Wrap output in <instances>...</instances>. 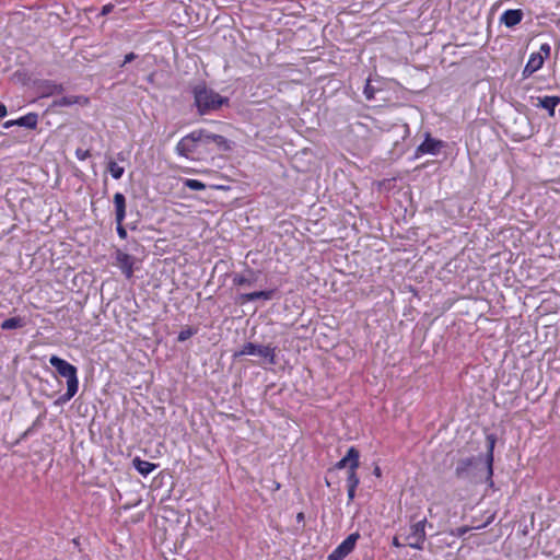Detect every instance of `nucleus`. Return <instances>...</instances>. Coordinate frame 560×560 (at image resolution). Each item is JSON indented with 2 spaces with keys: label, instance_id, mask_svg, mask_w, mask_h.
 Returning a JSON list of instances; mask_svg holds the SVG:
<instances>
[{
  "label": "nucleus",
  "instance_id": "6e6552de",
  "mask_svg": "<svg viewBox=\"0 0 560 560\" xmlns=\"http://www.w3.org/2000/svg\"><path fill=\"white\" fill-rule=\"evenodd\" d=\"M35 86L39 97H49L55 94H61L65 91L62 84L50 80L38 81Z\"/></svg>",
  "mask_w": 560,
  "mask_h": 560
},
{
  "label": "nucleus",
  "instance_id": "2f4dec72",
  "mask_svg": "<svg viewBox=\"0 0 560 560\" xmlns=\"http://www.w3.org/2000/svg\"><path fill=\"white\" fill-rule=\"evenodd\" d=\"M538 54L542 55L545 58H548L550 55V46L548 44H542Z\"/></svg>",
  "mask_w": 560,
  "mask_h": 560
},
{
  "label": "nucleus",
  "instance_id": "aec40b11",
  "mask_svg": "<svg viewBox=\"0 0 560 560\" xmlns=\"http://www.w3.org/2000/svg\"><path fill=\"white\" fill-rule=\"evenodd\" d=\"M494 518V515H491L488 517V520L482 524V525H479V526H475V527H470V526H460V527H457L455 529H452L450 532V534L452 536H456V537H462L464 536L466 533H468L469 530L471 529H481V528H485L486 526H488Z\"/></svg>",
  "mask_w": 560,
  "mask_h": 560
},
{
  "label": "nucleus",
  "instance_id": "f03ea898",
  "mask_svg": "<svg viewBox=\"0 0 560 560\" xmlns=\"http://www.w3.org/2000/svg\"><path fill=\"white\" fill-rule=\"evenodd\" d=\"M194 98L200 115L210 110H217L229 101L213 90L208 89L205 84H199L194 88Z\"/></svg>",
  "mask_w": 560,
  "mask_h": 560
},
{
  "label": "nucleus",
  "instance_id": "20e7f679",
  "mask_svg": "<svg viewBox=\"0 0 560 560\" xmlns=\"http://www.w3.org/2000/svg\"><path fill=\"white\" fill-rule=\"evenodd\" d=\"M200 141V132L195 130L179 140L176 145V152L184 158H188L190 153L196 151Z\"/></svg>",
  "mask_w": 560,
  "mask_h": 560
},
{
  "label": "nucleus",
  "instance_id": "4468645a",
  "mask_svg": "<svg viewBox=\"0 0 560 560\" xmlns=\"http://www.w3.org/2000/svg\"><path fill=\"white\" fill-rule=\"evenodd\" d=\"M524 13L522 10H506L500 18V22L504 24L506 27H513L521 23Z\"/></svg>",
  "mask_w": 560,
  "mask_h": 560
},
{
  "label": "nucleus",
  "instance_id": "b1692460",
  "mask_svg": "<svg viewBox=\"0 0 560 560\" xmlns=\"http://www.w3.org/2000/svg\"><path fill=\"white\" fill-rule=\"evenodd\" d=\"M256 281L255 277H246L244 275H235L233 277V284L237 287H244V285H253V283Z\"/></svg>",
  "mask_w": 560,
  "mask_h": 560
},
{
  "label": "nucleus",
  "instance_id": "7ed1b4c3",
  "mask_svg": "<svg viewBox=\"0 0 560 560\" xmlns=\"http://www.w3.org/2000/svg\"><path fill=\"white\" fill-rule=\"evenodd\" d=\"M427 518H422L410 526V532L406 537L407 545L413 549L422 550L425 541Z\"/></svg>",
  "mask_w": 560,
  "mask_h": 560
},
{
  "label": "nucleus",
  "instance_id": "e433bc0d",
  "mask_svg": "<svg viewBox=\"0 0 560 560\" xmlns=\"http://www.w3.org/2000/svg\"><path fill=\"white\" fill-rule=\"evenodd\" d=\"M12 126H16V122H14V120H8L3 124V127L4 128H11Z\"/></svg>",
  "mask_w": 560,
  "mask_h": 560
},
{
  "label": "nucleus",
  "instance_id": "4be33fe9",
  "mask_svg": "<svg viewBox=\"0 0 560 560\" xmlns=\"http://www.w3.org/2000/svg\"><path fill=\"white\" fill-rule=\"evenodd\" d=\"M24 326V320L21 317H10L2 322L1 328L4 330L21 328Z\"/></svg>",
  "mask_w": 560,
  "mask_h": 560
},
{
  "label": "nucleus",
  "instance_id": "423d86ee",
  "mask_svg": "<svg viewBox=\"0 0 560 560\" xmlns=\"http://www.w3.org/2000/svg\"><path fill=\"white\" fill-rule=\"evenodd\" d=\"M360 535L350 534L328 557L329 560H341L348 556L354 548Z\"/></svg>",
  "mask_w": 560,
  "mask_h": 560
},
{
  "label": "nucleus",
  "instance_id": "ddd939ff",
  "mask_svg": "<svg viewBox=\"0 0 560 560\" xmlns=\"http://www.w3.org/2000/svg\"><path fill=\"white\" fill-rule=\"evenodd\" d=\"M545 57L540 54H532L523 70V77L528 78L544 65Z\"/></svg>",
  "mask_w": 560,
  "mask_h": 560
},
{
  "label": "nucleus",
  "instance_id": "9b49d317",
  "mask_svg": "<svg viewBox=\"0 0 560 560\" xmlns=\"http://www.w3.org/2000/svg\"><path fill=\"white\" fill-rule=\"evenodd\" d=\"M90 100L89 97L84 95H71V96H63L61 98L55 100L52 102V107H62V106H71V105H81L86 106L89 105Z\"/></svg>",
  "mask_w": 560,
  "mask_h": 560
},
{
  "label": "nucleus",
  "instance_id": "a19ab883",
  "mask_svg": "<svg viewBox=\"0 0 560 560\" xmlns=\"http://www.w3.org/2000/svg\"><path fill=\"white\" fill-rule=\"evenodd\" d=\"M153 78H154V73H151V74L148 77V81H149V82H153Z\"/></svg>",
  "mask_w": 560,
  "mask_h": 560
},
{
  "label": "nucleus",
  "instance_id": "dca6fc26",
  "mask_svg": "<svg viewBox=\"0 0 560 560\" xmlns=\"http://www.w3.org/2000/svg\"><path fill=\"white\" fill-rule=\"evenodd\" d=\"M537 106L545 108L548 110V114L550 117L555 116V108L558 104H560V97L559 96H545L542 98L538 97Z\"/></svg>",
  "mask_w": 560,
  "mask_h": 560
},
{
  "label": "nucleus",
  "instance_id": "cd10ccee",
  "mask_svg": "<svg viewBox=\"0 0 560 560\" xmlns=\"http://www.w3.org/2000/svg\"><path fill=\"white\" fill-rule=\"evenodd\" d=\"M363 93L366 100L371 101L374 98L375 89L371 85L370 79L366 80Z\"/></svg>",
  "mask_w": 560,
  "mask_h": 560
},
{
  "label": "nucleus",
  "instance_id": "6ab92c4d",
  "mask_svg": "<svg viewBox=\"0 0 560 560\" xmlns=\"http://www.w3.org/2000/svg\"><path fill=\"white\" fill-rule=\"evenodd\" d=\"M14 122H16V126L35 129L38 124V115L36 113H28L27 115L15 119Z\"/></svg>",
  "mask_w": 560,
  "mask_h": 560
},
{
  "label": "nucleus",
  "instance_id": "c85d7f7f",
  "mask_svg": "<svg viewBox=\"0 0 560 560\" xmlns=\"http://www.w3.org/2000/svg\"><path fill=\"white\" fill-rule=\"evenodd\" d=\"M195 332L196 331L191 328L184 329L178 334L177 340L183 342V341L187 340L188 338H190Z\"/></svg>",
  "mask_w": 560,
  "mask_h": 560
},
{
  "label": "nucleus",
  "instance_id": "5701e85b",
  "mask_svg": "<svg viewBox=\"0 0 560 560\" xmlns=\"http://www.w3.org/2000/svg\"><path fill=\"white\" fill-rule=\"evenodd\" d=\"M107 170L109 171L110 175L115 179L121 178V176L124 175V172H125L124 167L119 166L114 160L108 161Z\"/></svg>",
  "mask_w": 560,
  "mask_h": 560
},
{
  "label": "nucleus",
  "instance_id": "f704fd0d",
  "mask_svg": "<svg viewBox=\"0 0 560 560\" xmlns=\"http://www.w3.org/2000/svg\"><path fill=\"white\" fill-rule=\"evenodd\" d=\"M355 489L357 488H351V487H348V499L349 501H352L355 497Z\"/></svg>",
  "mask_w": 560,
  "mask_h": 560
},
{
  "label": "nucleus",
  "instance_id": "c756f323",
  "mask_svg": "<svg viewBox=\"0 0 560 560\" xmlns=\"http://www.w3.org/2000/svg\"><path fill=\"white\" fill-rule=\"evenodd\" d=\"M115 221L117 223V233H118L119 237L125 240L127 237V231L122 225L124 220L115 219Z\"/></svg>",
  "mask_w": 560,
  "mask_h": 560
},
{
  "label": "nucleus",
  "instance_id": "9d476101",
  "mask_svg": "<svg viewBox=\"0 0 560 560\" xmlns=\"http://www.w3.org/2000/svg\"><path fill=\"white\" fill-rule=\"evenodd\" d=\"M116 260L121 269L122 273L126 276L127 279H130L133 275V258L127 253L121 252L118 249L116 252Z\"/></svg>",
  "mask_w": 560,
  "mask_h": 560
},
{
  "label": "nucleus",
  "instance_id": "1a4fd4ad",
  "mask_svg": "<svg viewBox=\"0 0 560 560\" xmlns=\"http://www.w3.org/2000/svg\"><path fill=\"white\" fill-rule=\"evenodd\" d=\"M360 453L355 447H350L346 454L336 465V469H342L348 466V469H358L360 466Z\"/></svg>",
  "mask_w": 560,
  "mask_h": 560
},
{
  "label": "nucleus",
  "instance_id": "c9c22d12",
  "mask_svg": "<svg viewBox=\"0 0 560 560\" xmlns=\"http://www.w3.org/2000/svg\"><path fill=\"white\" fill-rule=\"evenodd\" d=\"M7 113H8V110H7L5 105H3V104H1V103H0V118L5 117V116H7Z\"/></svg>",
  "mask_w": 560,
  "mask_h": 560
},
{
  "label": "nucleus",
  "instance_id": "393cba45",
  "mask_svg": "<svg viewBox=\"0 0 560 560\" xmlns=\"http://www.w3.org/2000/svg\"><path fill=\"white\" fill-rule=\"evenodd\" d=\"M487 439L489 442L487 464H488L489 475H492L493 448H494L495 439L493 435H489Z\"/></svg>",
  "mask_w": 560,
  "mask_h": 560
},
{
  "label": "nucleus",
  "instance_id": "a878e982",
  "mask_svg": "<svg viewBox=\"0 0 560 560\" xmlns=\"http://www.w3.org/2000/svg\"><path fill=\"white\" fill-rule=\"evenodd\" d=\"M360 479L357 475V469H348L347 486L351 488H357Z\"/></svg>",
  "mask_w": 560,
  "mask_h": 560
},
{
  "label": "nucleus",
  "instance_id": "a211bd4d",
  "mask_svg": "<svg viewBox=\"0 0 560 560\" xmlns=\"http://www.w3.org/2000/svg\"><path fill=\"white\" fill-rule=\"evenodd\" d=\"M273 295V291H256L250 293H244L240 296L242 303L256 301V300H270Z\"/></svg>",
  "mask_w": 560,
  "mask_h": 560
},
{
  "label": "nucleus",
  "instance_id": "f3484780",
  "mask_svg": "<svg viewBox=\"0 0 560 560\" xmlns=\"http://www.w3.org/2000/svg\"><path fill=\"white\" fill-rule=\"evenodd\" d=\"M115 219L125 220L126 217V198L121 192L114 195Z\"/></svg>",
  "mask_w": 560,
  "mask_h": 560
},
{
  "label": "nucleus",
  "instance_id": "79ce46f5",
  "mask_svg": "<svg viewBox=\"0 0 560 560\" xmlns=\"http://www.w3.org/2000/svg\"><path fill=\"white\" fill-rule=\"evenodd\" d=\"M248 273H249L250 276H254V273H255V272H254L253 270H250V269H249V270H248Z\"/></svg>",
  "mask_w": 560,
  "mask_h": 560
},
{
  "label": "nucleus",
  "instance_id": "39448f33",
  "mask_svg": "<svg viewBox=\"0 0 560 560\" xmlns=\"http://www.w3.org/2000/svg\"><path fill=\"white\" fill-rule=\"evenodd\" d=\"M245 354H258L262 358L269 359L271 364L275 363V349L270 346H258L253 342H247L243 346L242 350L235 353V357L245 355Z\"/></svg>",
  "mask_w": 560,
  "mask_h": 560
},
{
  "label": "nucleus",
  "instance_id": "473e14b6",
  "mask_svg": "<svg viewBox=\"0 0 560 560\" xmlns=\"http://www.w3.org/2000/svg\"><path fill=\"white\" fill-rule=\"evenodd\" d=\"M137 58V55L135 52H129L125 56L124 62L120 67H124L126 63H129L133 61Z\"/></svg>",
  "mask_w": 560,
  "mask_h": 560
},
{
  "label": "nucleus",
  "instance_id": "7c9ffc66",
  "mask_svg": "<svg viewBox=\"0 0 560 560\" xmlns=\"http://www.w3.org/2000/svg\"><path fill=\"white\" fill-rule=\"evenodd\" d=\"M75 155L80 161H84L91 156L90 150L77 149Z\"/></svg>",
  "mask_w": 560,
  "mask_h": 560
},
{
  "label": "nucleus",
  "instance_id": "37998d69",
  "mask_svg": "<svg viewBox=\"0 0 560 560\" xmlns=\"http://www.w3.org/2000/svg\"><path fill=\"white\" fill-rule=\"evenodd\" d=\"M275 488H276V489H279V488H280V485H279V483L275 485Z\"/></svg>",
  "mask_w": 560,
  "mask_h": 560
},
{
  "label": "nucleus",
  "instance_id": "412c9836",
  "mask_svg": "<svg viewBox=\"0 0 560 560\" xmlns=\"http://www.w3.org/2000/svg\"><path fill=\"white\" fill-rule=\"evenodd\" d=\"M133 466L143 476H148L150 472H152L155 468V465L150 463V462H147V460H143V459H140L139 457H136L133 460Z\"/></svg>",
  "mask_w": 560,
  "mask_h": 560
},
{
  "label": "nucleus",
  "instance_id": "0eeeda50",
  "mask_svg": "<svg viewBox=\"0 0 560 560\" xmlns=\"http://www.w3.org/2000/svg\"><path fill=\"white\" fill-rule=\"evenodd\" d=\"M200 141L202 143H214L220 151H230L232 149L231 142L221 135L208 132L207 130L200 129Z\"/></svg>",
  "mask_w": 560,
  "mask_h": 560
},
{
  "label": "nucleus",
  "instance_id": "f257e3e1",
  "mask_svg": "<svg viewBox=\"0 0 560 560\" xmlns=\"http://www.w3.org/2000/svg\"><path fill=\"white\" fill-rule=\"evenodd\" d=\"M49 363L57 370L60 376L67 378V392L61 395L56 401V405H61L69 401L78 392L79 381L77 376V368L66 360L51 355Z\"/></svg>",
  "mask_w": 560,
  "mask_h": 560
},
{
  "label": "nucleus",
  "instance_id": "58836bf2",
  "mask_svg": "<svg viewBox=\"0 0 560 560\" xmlns=\"http://www.w3.org/2000/svg\"><path fill=\"white\" fill-rule=\"evenodd\" d=\"M373 474L376 476V477H381L382 472H381V468L378 466H375L374 470H373Z\"/></svg>",
  "mask_w": 560,
  "mask_h": 560
},
{
  "label": "nucleus",
  "instance_id": "72a5a7b5",
  "mask_svg": "<svg viewBox=\"0 0 560 560\" xmlns=\"http://www.w3.org/2000/svg\"><path fill=\"white\" fill-rule=\"evenodd\" d=\"M113 9H114V4L108 3L102 8L101 14L107 15L108 13H110L113 11Z\"/></svg>",
  "mask_w": 560,
  "mask_h": 560
},
{
  "label": "nucleus",
  "instance_id": "ea45409f",
  "mask_svg": "<svg viewBox=\"0 0 560 560\" xmlns=\"http://www.w3.org/2000/svg\"><path fill=\"white\" fill-rule=\"evenodd\" d=\"M296 518L298 521H303L304 520V513L303 512H300L298 515H296Z\"/></svg>",
  "mask_w": 560,
  "mask_h": 560
},
{
  "label": "nucleus",
  "instance_id": "f8f14e48",
  "mask_svg": "<svg viewBox=\"0 0 560 560\" xmlns=\"http://www.w3.org/2000/svg\"><path fill=\"white\" fill-rule=\"evenodd\" d=\"M442 147L443 142L441 140L433 139L428 135L424 141L418 147L417 151L435 155L440 152Z\"/></svg>",
  "mask_w": 560,
  "mask_h": 560
},
{
  "label": "nucleus",
  "instance_id": "bb28decb",
  "mask_svg": "<svg viewBox=\"0 0 560 560\" xmlns=\"http://www.w3.org/2000/svg\"><path fill=\"white\" fill-rule=\"evenodd\" d=\"M185 186L191 190H203L206 189V185L197 179H186L184 182Z\"/></svg>",
  "mask_w": 560,
  "mask_h": 560
},
{
  "label": "nucleus",
  "instance_id": "4c0bfd02",
  "mask_svg": "<svg viewBox=\"0 0 560 560\" xmlns=\"http://www.w3.org/2000/svg\"><path fill=\"white\" fill-rule=\"evenodd\" d=\"M393 546H395V547H398V548H399V547H402V546H404V544H401L397 537H394V538H393Z\"/></svg>",
  "mask_w": 560,
  "mask_h": 560
},
{
  "label": "nucleus",
  "instance_id": "2eb2a0df",
  "mask_svg": "<svg viewBox=\"0 0 560 560\" xmlns=\"http://www.w3.org/2000/svg\"><path fill=\"white\" fill-rule=\"evenodd\" d=\"M475 464L474 457L459 459L456 464L455 476L458 479H464L469 476V471Z\"/></svg>",
  "mask_w": 560,
  "mask_h": 560
}]
</instances>
